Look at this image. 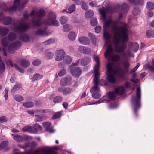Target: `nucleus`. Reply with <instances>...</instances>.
Instances as JSON below:
<instances>
[{"instance_id": "a211bd4d", "label": "nucleus", "mask_w": 154, "mask_h": 154, "mask_svg": "<svg viewBox=\"0 0 154 154\" xmlns=\"http://www.w3.org/2000/svg\"><path fill=\"white\" fill-rule=\"evenodd\" d=\"M18 63L22 67L24 68L28 67L30 64V62L28 60L24 59L19 60Z\"/></svg>"}, {"instance_id": "0e129e2a", "label": "nucleus", "mask_w": 154, "mask_h": 154, "mask_svg": "<svg viewBox=\"0 0 154 154\" xmlns=\"http://www.w3.org/2000/svg\"><path fill=\"white\" fill-rule=\"evenodd\" d=\"M32 63L34 66H38L41 64V61L40 60L36 59L33 61Z\"/></svg>"}, {"instance_id": "412c9836", "label": "nucleus", "mask_w": 154, "mask_h": 154, "mask_svg": "<svg viewBox=\"0 0 154 154\" xmlns=\"http://www.w3.org/2000/svg\"><path fill=\"white\" fill-rule=\"evenodd\" d=\"M113 51V48L112 46L109 45L108 46L107 48L104 53L105 57L106 58L109 57L111 56V54Z\"/></svg>"}, {"instance_id": "ea45409f", "label": "nucleus", "mask_w": 154, "mask_h": 154, "mask_svg": "<svg viewBox=\"0 0 154 154\" xmlns=\"http://www.w3.org/2000/svg\"><path fill=\"white\" fill-rule=\"evenodd\" d=\"M23 105L25 107L29 108L33 106L34 103L31 102H26L23 104Z\"/></svg>"}, {"instance_id": "49530a36", "label": "nucleus", "mask_w": 154, "mask_h": 154, "mask_svg": "<svg viewBox=\"0 0 154 154\" xmlns=\"http://www.w3.org/2000/svg\"><path fill=\"white\" fill-rule=\"evenodd\" d=\"M90 22L91 26H96L97 24V18H94L91 19L90 20Z\"/></svg>"}, {"instance_id": "680f3d73", "label": "nucleus", "mask_w": 154, "mask_h": 154, "mask_svg": "<svg viewBox=\"0 0 154 154\" xmlns=\"http://www.w3.org/2000/svg\"><path fill=\"white\" fill-rule=\"evenodd\" d=\"M14 139L17 141L21 142L22 141V137L19 135H17L15 136Z\"/></svg>"}, {"instance_id": "c9c22d12", "label": "nucleus", "mask_w": 154, "mask_h": 154, "mask_svg": "<svg viewBox=\"0 0 154 154\" xmlns=\"http://www.w3.org/2000/svg\"><path fill=\"white\" fill-rule=\"evenodd\" d=\"M131 45L133 51L136 52L139 48V44L137 42H133L132 43Z\"/></svg>"}, {"instance_id": "423d86ee", "label": "nucleus", "mask_w": 154, "mask_h": 154, "mask_svg": "<svg viewBox=\"0 0 154 154\" xmlns=\"http://www.w3.org/2000/svg\"><path fill=\"white\" fill-rule=\"evenodd\" d=\"M27 2H26L24 4L20 5V0H14L13 6L10 7L8 9L9 11H15L17 9L20 11L22 10L24 7V5Z\"/></svg>"}, {"instance_id": "dca6fc26", "label": "nucleus", "mask_w": 154, "mask_h": 154, "mask_svg": "<svg viewBox=\"0 0 154 154\" xmlns=\"http://www.w3.org/2000/svg\"><path fill=\"white\" fill-rule=\"evenodd\" d=\"M58 91L62 93L64 95H67L71 93L72 89L69 87L62 88L60 87L58 88Z\"/></svg>"}, {"instance_id": "603ef678", "label": "nucleus", "mask_w": 154, "mask_h": 154, "mask_svg": "<svg viewBox=\"0 0 154 154\" xmlns=\"http://www.w3.org/2000/svg\"><path fill=\"white\" fill-rule=\"evenodd\" d=\"M54 40L53 39H50L44 42L42 44L44 45H48L54 43Z\"/></svg>"}, {"instance_id": "c03bdc74", "label": "nucleus", "mask_w": 154, "mask_h": 154, "mask_svg": "<svg viewBox=\"0 0 154 154\" xmlns=\"http://www.w3.org/2000/svg\"><path fill=\"white\" fill-rule=\"evenodd\" d=\"M75 9V6L74 4H72L71 6H69L68 9V13L69 14L71 13L74 12Z\"/></svg>"}, {"instance_id": "f03ea898", "label": "nucleus", "mask_w": 154, "mask_h": 154, "mask_svg": "<svg viewBox=\"0 0 154 154\" xmlns=\"http://www.w3.org/2000/svg\"><path fill=\"white\" fill-rule=\"evenodd\" d=\"M30 28L27 24H23L21 22H20L19 25L15 27L14 31L16 32L20 33L19 38L23 42H27L30 40V37L27 34L23 33L28 30Z\"/></svg>"}, {"instance_id": "cd10ccee", "label": "nucleus", "mask_w": 154, "mask_h": 154, "mask_svg": "<svg viewBox=\"0 0 154 154\" xmlns=\"http://www.w3.org/2000/svg\"><path fill=\"white\" fill-rule=\"evenodd\" d=\"M22 130L24 132H27L29 133H33V128L31 126H25L22 128Z\"/></svg>"}, {"instance_id": "de8ad7c7", "label": "nucleus", "mask_w": 154, "mask_h": 154, "mask_svg": "<svg viewBox=\"0 0 154 154\" xmlns=\"http://www.w3.org/2000/svg\"><path fill=\"white\" fill-rule=\"evenodd\" d=\"M60 23L62 24H64L66 23L67 21V17L65 16H62L59 20Z\"/></svg>"}, {"instance_id": "6ab92c4d", "label": "nucleus", "mask_w": 154, "mask_h": 154, "mask_svg": "<svg viewBox=\"0 0 154 154\" xmlns=\"http://www.w3.org/2000/svg\"><path fill=\"white\" fill-rule=\"evenodd\" d=\"M78 41L81 44L85 45H88L90 43V40L86 37H81L79 38Z\"/></svg>"}, {"instance_id": "1a4fd4ad", "label": "nucleus", "mask_w": 154, "mask_h": 154, "mask_svg": "<svg viewBox=\"0 0 154 154\" xmlns=\"http://www.w3.org/2000/svg\"><path fill=\"white\" fill-rule=\"evenodd\" d=\"M21 46V43L19 41H16L14 43L11 44L8 47V51L11 53L14 52V50L19 48Z\"/></svg>"}, {"instance_id": "f704fd0d", "label": "nucleus", "mask_w": 154, "mask_h": 154, "mask_svg": "<svg viewBox=\"0 0 154 154\" xmlns=\"http://www.w3.org/2000/svg\"><path fill=\"white\" fill-rule=\"evenodd\" d=\"M0 10L4 11L8 10V7L6 4L3 2H0Z\"/></svg>"}, {"instance_id": "37998d69", "label": "nucleus", "mask_w": 154, "mask_h": 154, "mask_svg": "<svg viewBox=\"0 0 154 154\" xmlns=\"http://www.w3.org/2000/svg\"><path fill=\"white\" fill-rule=\"evenodd\" d=\"M146 6L149 10H152L154 9V4L152 2H148L147 3Z\"/></svg>"}, {"instance_id": "6e6d98bb", "label": "nucleus", "mask_w": 154, "mask_h": 154, "mask_svg": "<svg viewBox=\"0 0 154 154\" xmlns=\"http://www.w3.org/2000/svg\"><path fill=\"white\" fill-rule=\"evenodd\" d=\"M66 69H63L58 72V75L60 77L63 76L66 74Z\"/></svg>"}, {"instance_id": "a878e982", "label": "nucleus", "mask_w": 154, "mask_h": 154, "mask_svg": "<svg viewBox=\"0 0 154 154\" xmlns=\"http://www.w3.org/2000/svg\"><path fill=\"white\" fill-rule=\"evenodd\" d=\"M106 9L104 8L103 7L102 9L100 8L99 9V12L101 17L105 19L106 18Z\"/></svg>"}, {"instance_id": "f8f14e48", "label": "nucleus", "mask_w": 154, "mask_h": 154, "mask_svg": "<svg viewBox=\"0 0 154 154\" xmlns=\"http://www.w3.org/2000/svg\"><path fill=\"white\" fill-rule=\"evenodd\" d=\"M107 70L106 72V77H115L112 75L113 72H116V71L114 70L112 68L111 65L110 63L107 64Z\"/></svg>"}, {"instance_id": "3c124183", "label": "nucleus", "mask_w": 154, "mask_h": 154, "mask_svg": "<svg viewBox=\"0 0 154 154\" xmlns=\"http://www.w3.org/2000/svg\"><path fill=\"white\" fill-rule=\"evenodd\" d=\"M2 45L5 47H6L8 45V41L7 38H3L1 42Z\"/></svg>"}, {"instance_id": "72a5a7b5", "label": "nucleus", "mask_w": 154, "mask_h": 154, "mask_svg": "<svg viewBox=\"0 0 154 154\" xmlns=\"http://www.w3.org/2000/svg\"><path fill=\"white\" fill-rule=\"evenodd\" d=\"M48 19L51 21L54 20L56 19V16L54 13L51 12L49 13L48 15Z\"/></svg>"}, {"instance_id": "7c9ffc66", "label": "nucleus", "mask_w": 154, "mask_h": 154, "mask_svg": "<svg viewBox=\"0 0 154 154\" xmlns=\"http://www.w3.org/2000/svg\"><path fill=\"white\" fill-rule=\"evenodd\" d=\"M8 37L9 40L14 41L16 38V35L13 32H11L8 34Z\"/></svg>"}, {"instance_id": "4c0bfd02", "label": "nucleus", "mask_w": 154, "mask_h": 154, "mask_svg": "<svg viewBox=\"0 0 154 154\" xmlns=\"http://www.w3.org/2000/svg\"><path fill=\"white\" fill-rule=\"evenodd\" d=\"M4 20H5L4 24L6 25L10 24L12 21L11 18L9 16H7L6 17H5V19Z\"/></svg>"}, {"instance_id": "5fc2aeb1", "label": "nucleus", "mask_w": 154, "mask_h": 154, "mask_svg": "<svg viewBox=\"0 0 154 154\" xmlns=\"http://www.w3.org/2000/svg\"><path fill=\"white\" fill-rule=\"evenodd\" d=\"M112 60L114 62H117L121 59L120 57L118 55H116L112 57Z\"/></svg>"}, {"instance_id": "4be33fe9", "label": "nucleus", "mask_w": 154, "mask_h": 154, "mask_svg": "<svg viewBox=\"0 0 154 154\" xmlns=\"http://www.w3.org/2000/svg\"><path fill=\"white\" fill-rule=\"evenodd\" d=\"M125 91L124 88L123 86H119L116 88L114 91L116 94L118 95L123 94Z\"/></svg>"}, {"instance_id": "69168bd1", "label": "nucleus", "mask_w": 154, "mask_h": 154, "mask_svg": "<svg viewBox=\"0 0 154 154\" xmlns=\"http://www.w3.org/2000/svg\"><path fill=\"white\" fill-rule=\"evenodd\" d=\"M88 36L93 42H94L95 41L96 38L95 36L93 35L91 33H89Z\"/></svg>"}, {"instance_id": "09e8293b", "label": "nucleus", "mask_w": 154, "mask_h": 154, "mask_svg": "<svg viewBox=\"0 0 154 154\" xmlns=\"http://www.w3.org/2000/svg\"><path fill=\"white\" fill-rule=\"evenodd\" d=\"M68 38L71 40H74L75 38V35L74 32H71L68 35Z\"/></svg>"}, {"instance_id": "473e14b6", "label": "nucleus", "mask_w": 154, "mask_h": 154, "mask_svg": "<svg viewBox=\"0 0 154 154\" xmlns=\"http://www.w3.org/2000/svg\"><path fill=\"white\" fill-rule=\"evenodd\" d=\"M72 61V58L68 55H66L63 61V62L65 64H69L71 63Z\"/></svg>"}, {"instance_id": "a18cd8bd", "label": "nucleus", "mask_w": 154, "mask_h": 154, "mask_svg": "<svg viewBox=\"0 0 154 154\" xmlns=\"http://www.w3.org/2000/svg\"><path fill=\"white\" fill-rule=\"evenodd\" d=\"M45 53L46 57L49 59H51L54 55V54L51 52L47 51Z\"/></svg>"}, {"instance_id": "052dcab7", "label": "nucleus", "mask_w": 154, "mask_h": 154, "mask_svg": "<svg viewBox=\"0 0 154 154\" xmlns=\"http://www.w3.org/2000/svg\"><path fill=\"white\" fill-rule=\"evenodd\" d=\"M8 145V142L7 141H4L2 142L0 144V147L3 149L6 147Z\"/></svg>"}, {"instance_id": "0eeeda50", "label": "nucleus", "mask_w": 154, "mask_h": 154, "mask_svg": "<svg viewBox=\"0 0 154 154\" xmlns=\"http://www.w3.org/2000/svg\"><path fill=\"white\" fill-rule=\"evenodd\" d=\"M94 59L97 63V64L95 65L94 68V77H99L100 76V74L99 71V70L100 65L99 58L97 56H95L94 57Z\"/></svg>"}, {"instance_id": "9d476101", "label": "nucleus", "mask_w": 154, "mask_h": 154, "mask_svg": "<svg viewBox=\"0 0 154 154\" xmlns=\"http://www.w3.org/2000/svg\"><path fill=\"white\" fill-rule=\"evenodd\" d=\"M66 54L65 51L63 49L57 50L56 51V57L55 60L57 61L63 60L65 57Z\"/></svg>"}, {"instance_id": "393cba45", "label": "nucleus", "mask_w": 154, "mask_h": 154, "mask_svg": "<svg viewBox=\"0 0 154 154\" xmlns=\"http://www.w3.org/2000/svg\"><path fill=\"white\" fill-rule=\"evenodd\" d=\"M9 63L10 64V66L11 67H14L19 72H20L21 73H23L24 72V70L23 69H21L17 65H16V64H14V65H13L12 62L10 60H9L8 61Z\"/></svg>"}, {"instance_id": "864d4df0", "label": "nucleus", "mask_w": 154, "mask_h": 154, "mask_svg": "<svg viewBox=\"0 0 154 154\" xmlns=\"http://www.w3.org/2000/svg\"><path fill=\"white\" fill-rule=\"evenodd\" d=\"M146 35L148 37H154V31L152 30H149L147 31Z\"/></svg>"}, {"instance_id": "aec40b11", "label": "nucleus", "mask_w": 154, "mask_h": 154, "mask_svg": "<svg viewBox=\"0 0 154 154\" xmlns=\"http://www.w3.org/2000/svg\"><path fill=\"white\" fill-rule=\"evenodd\" d=\"M78 50L80 52L85 54H88L91 53L90 49L86 47L80 46L78 48Z\"/></svg>"}, {"instance_id": "58836bf2", "label": "nucleus", "mask_w": 154, "mask_h": 154, "mask_svg": "<svg viewBox=\"0 0 154 154\" xmlns=\"http://www.w3.org/2000/svg\"><path fill=\"white\" fill-rule=\"evenodd\" d=\"M68 81V78H64L60 80V85L62 86H65L67 84Z\"/></svg>"}, {"instance_id": "f3484780", "label": "nucleus", "mask_w": 154, "mask_h": 154, "mask_svg": "<svg viewBox=\"0 0 154 154\" xmlns=\"http://www.w3.org/2000/svg\"><path fill=\"white\" fill-rule=\"evenodd\" d=\"M47 28H40L36 32L35 35L37 36H47L48 35L46 31Z\"/></svg>"}, {"instance_id": "9b49d317", "label": "nucleus", "mask_w": 154, "mask_h": 154, "mask_svg": "<svg viewBox=\"0 0 154 154\" xmlns=\"http://www.w3.org/2000/svg\"><path fill=\"white\" fill-rule=\"evenodd\" d=\"M119 7H121V12L119 14V18L121 19L122 17L123 14H124L127 12L129 9L128 5L125 3H123L121 5H119Z\"/></svg>"}, {"instance_id": "c756f323", "label": "nucleus", "mask_w": 154, "mask_h": 154, "mask_svg": "<svg viewBox=\"0 0 154 154\" xmlns=\"http://www.w3.org/2000/svg\"><path fill=\"white\" fill-rule=\"evenodd\" d=\"M9 32V30L6 28H0V35L2 36L6 35Z\"/></svg>"}, {"instance_id": "5701e85b", "label": "nucleus", "mask_w": 154, "mask_h": 154, "mask_svg": "<svg viewBox=\"0 0 154 154\" xmlns=\"http://www.w3.org/2000/svg\"><path fill=\"white\" fill-rule=\"evenodd\" d=\"M91 61L90 57H87L82 58L81 60V64L83 66H85L88 64Z\"/></svg>"}, {"instance_id": "e2e57ef3", "label": "nucleus", "mask_w": 154, "mask_h": 154, "mask_svg": "<svg viewBox=\"0 0 154 154\" xmlns=\"http://www.w3.org/2000/svg\"><path fill=\"white\" fill-rule=\"evenodd\" d=\"M33 128V133H37L38 132V124H36L34 125Z\"/></svg>"}, {"instance_id": "4d7b16f0", "label": "nucleus", "mask_w": 154, "mask_h": 154, "mask_svg": "<svg viewBox=\"0 0 154 154\" xmlns=\"http://www.w3.org/2000/svg\"><path fill=\"white\" fill-rule=\"evenodd\" d=\"M61 116V113L60 112H57L56 113L54 114L52 117V119H57L60 118Z\"/></svg>"}, {"instance_id": "ddd939ff", "label": "nucleus", "mask_w": 154, "mask_h": 154, "mask_svg": "<svg viewBox=\"0 0 154 154\" xmlns=\"http://www.w3.org/2000/svg\"><path fill=\"white\" fill-rule=\"evenodd\" d=\"M124 78H107L106 81L109 83L112 84L119 83L124 80Z\"/></svg>"}, {"instance_id": "13d9d810", "label": "nucleus", "mask_w": 154, "mask_h": 154, "mask_svg": "<svg viewBox=\"0 0 154 154\" xmlns=\"http://www.w3.org/2000/svg\"><path fill=\"white\" fill-rule=\"evenodd\" d=\"M103 36L104 39L106 40H107L109 38L110 35L108 32L105 31L103 34Z\"/></svg>"}, {"instance_id": "2f4dec72", "label": "nucleus", "mask_w": 154, "mask_h": 154, "mask_svg": "<svg viewBox=\"0 0 154 154\" xmlns=\"http://www.w3.org/2000/svg\"><path fill=\"white\" fill-rule=\"evenodd\" d=\"M115 93V92H109L107 93V96L108 98L110 100H114L117 96Z\"/></svg>"}, {"instance_id": "6e6552de", "label": "nucleus", "mask_w": 154, "mask_h": 154, "mask_svg": "<svg viewBox=\"0 0 154 154\" xmlns=\"http://www.w3.org/2000/svg\"><path fill=\"white\" fill-rule=\"evenodd\" d=\"M70 73L72 76L75 77H79L82 73L81 69L79 67H74L73 66H69Z\"/></svg>"}, {"instance_id": "7ed1b4c3", "label": "nucleus", "mask_w": 154, "mask_h": 154, "mask_svg": "<svg viewBox=\"0 0 154 154\" xmlns=\"http://www.w3.org/2000/svg\"><path fill=\"white\" fill-rule=\"evenodd\" d=\"M99 78H94L93 80V82L94 86L92 87L90 90V91L92 94V96L94 99H97L100 98L101 97L100 94L99 92L100 89L98 85H100V81L103 82L105 83L106 85V82L103 80L99 81Z\"/></svg>"}, {"instance_id": "2eb2a0df", "label": "nucleus", "mask_w": 154, "mask_h": 154, "mask_svg": "<svg viewBox=\"0 0 154 154\" xmlns=\"http://www.w3.org/2000/svg\"><path fill=\"white\" fill-rule=\"evenodd\" d=\"M42 125L45 128L46 131H49L50 133L54 132V130L52 129L51 123L50 122H45L42 123Z\"/></svg>"}, {"instance_id": "c85d7f7f", "label": "nucleus", "mask_w": 154, "mask_h": 154, "mask_svg": "<svg viewBox=\"0 0 154 154\" xmlns=\"http://www.w3.org/2000/svg\"><path fill=\"white\" fill-rule=\"evenodd\" d=\"M94 13L92 10H89L87 11L85 14V17L87 19H88L90 17L93 16Z\"/></svg>"}, {"instance_id": "774afa93", "label": "nucleus", "mask_w": 154, "mask_h": 154, "mask_svg": "<svg viewBox=\"0 0 154 154\" xmlns=\"http://www.w3.org/2000/svg\"><path fill=\"white\" fill-rule=\"evenodd\" d=\"M82 8L84 10H86L88 9V6L85 2H82L81 4Z\"/></svg>"}, {"instance_id": "4468645a", "label": "nucleus", "mask_w": 154, "mask_h": 154, "mask_svg": "<svg viewBox=\"0 0 154 154\" xmlns=\"http://www.w3.org/2000/svg\"><path fill=\"white\" fill-rule=\"evenodd\" d=\"M40 153H38L40 150H37L34 152V154H51L53 151L52 149H51L42 148L40 150Z\"/></svg>"}, {"instance_id": "a19ab883", "label": "nucleus", "mask_w": 154, "mask_h": 154, "mask_svg": "<svg viewBox=\"0 0 154 154\" xmlns=\"http://www.w3.org/2000/svg\"><path fill=\"white\" fill-rule=\"evenodd\" d=\"M62 98L61 96H57L55 97L53 100V101L54 103H60L62 101Z\"/></svg>"}, {"instance_id": "b1692460", "label": "nucleus", "mask_w": 154, "mask_h": 154, "mask_svg": "<svg viewBox=\"0 0 154 154\" xmlns=\"http://www.w3.org/2000/svg\"><path fill=\"white\" fill-rule=\"evenodd\" d=\"M45 14L44 9H40L38 11H35V15L38 17H41L43 16Z\"/></svg>"}, {"instance_id": "f257e3e1", "label": "nucleus", "mask_w": 154, "mask_h": 154, "mask_svg": "<svg viewBox=\"0 0 154 154\" xmlns=\"http://www.w3.org/2000/svg\"><path fill=\"white\" fill-rule=\"evenodd\" d=\"M110 25L112 31L115 33L113 37V44L115 46L116 51L118 53H122L127 48L126 44L122 43L119 44L122 40L123 42L128 39V30L125 26H119L117 25L116 21L112 20L106 21L104 26L106 28H108Z\"/></svg>"}, {"instance_id": "8fccbe9b", "label": "nucleus", "mask_w": 154, "mask_h": 154, "mask_svg": "<svg viewBox=\"0 0 154 154\" xmlns=\"http://www.w3.org/2000/svg\"><path fill=\"white\" fill-rule=\"evenodd\" d=\"M140 13V11L138 8H134L132 11L133 14L135 16L139 14Z\"/></svg>"}, {"instance_id": "e433bc0d", "label": "nucleus", "mask_w": 154, "mask_h": 154, "mask_svg": "<svg viewBox=\"0 0 154 154\" xmlns=\"http://www.w3.org/2000/svg\"><path fill=\"white\" fill-rule=\"evenodd\" d=\"M21 88V85L20 84H17L15 85L11 90V93L14 94L18 90Z\"/></svg>"}, {"instance_id": "39448f33", "label": "nucleus", "mask_w": 154, "mask_h": 154, "mask_svg": "<svg viewBox=\"0 0 154 154\" xmlns=\"http://www.w3.org/2000/svg\"><path fill=\"white\" fill-rule=\"evenodd\" d=\"M31 21L32 25L34 27H39L42 24L48 25H49L51 24L50 22L48 20H45L42 22L39 18L37 19L33 18L32 19Z\"/></svg>"}, {"instance_id": "20e7f679", "label": "nucleus", "mask_w": 154, "mask_h": 154, "mask_svg": "<svg viewBox=\"0 0 154 154\" xmlns=\"http://www.w3.org/2000/svg\"><path fill=\"white\" fill-rule=\"evenodd\" d=\"M136 97L133 96L132 97V101L135 104L134 112L137 115V111L140 107V100L141 98V90L140 87H138L136 89Z\"/></svg>"}, {"instance_id": "bb28decb", "label": "nucleus", "mask_w": 154, "mask_h": 154, "mask_svg": "<svg viewBox=\"0 0 154 154\" xmlns=\"http://www.w3.org/2000/svg\"><path fill=\"white\" fill-rule=\"evenodd\" d=\"M140 66V64L139 63H138L136 66L130 71V73L132 74V77H136L137 75L135 72L137 70Z\"/></svg>"}, {"instance_id": "338daca9", "label": "nucleus", "mask_w": 154, "mask_h": 154, "mask_svg": "<svg viewBox=\"0 0 154 154\" xmlns=\"http://www.w3.org/2000/svg\"><path fill=\"white\" fill-rule=\"evenodd\" d=\"M5 70V66L4 64L2 62L0 63V72L4 71Z\"/></svg>"}, {"instance_id": "bf43d9fd", "label": "nucleus", "mask_w": 154, "mask_h": 154, "mask_svg": "<svg viewBox=\"0 0 154 154\" xmlns=\"http://www.w3.org/2000/svg\"><path fill=\"white\" fill-rule=\"evenodd\" d=\"M35 116L37 118L35 119L36 122L42 121L43 117L41 115H35Z\"/></svg>"}, {"instance_id": "79ce46f5", "label": "nucleus", "mask_w": 154, "mask_h": 154, "mask_svg": "<svg viewBox=\"0 0 154 154\" xmlns=\"http://www.w3.org/2000/svg\"><path fill=\"white\" fill-rule=\"evenodd\" d=\"M14 99L16 101L18 102L22 101L24 100V99L22 96L19 95H14Z\"/></svg>"}]
</instances>
